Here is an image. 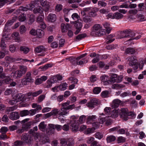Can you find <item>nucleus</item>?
I'll use <instances>...</instances> for the list:
<instances>
[{"label": "nucleus", "mask_w": 146, "mask_h": 146, "mask_svg": "<svg viewBox=\"0 0 146 146\" xmlns=\"http://www.w3.org/2000/svg\"><path fill=\"white\" fill-rule=\"evenodd\" d=\"M47 19L48 21L54 23L56 20V17L55 14L50 13L48 15Z\"/></svg>", "instance_id": "13"}, {"label": "nucleus", "mask_w": 146, "mask_h": 146, "mask_svg": "<svg viewBox=\"0 0 146 146\" xmlns=\"http://www.w3.org/2000/svg\"><path fill=\"white\" fill-rule=\"evenodd\" d=\"M52 66V64H46L43 66H41L39 68V69H42V70L43 71L46 70L49 68L51 67Z\"/></svg>", "instance_id": "28"}, {"label": "nucleus", "mask_w": 146, "mask_h": 146, "mask_svg": "<svg viewBox=\"0 0 146 146\" xmlns=\"http://www.w3.org/2000/svg\"><path fill=\"white\" fill-rule=\"evenodd\" d=\"M109 92L108 91H104L101 93V96L103 98H106L108 97Z\"/></svg>", "instance_id": "53"}, {"label": "nucleus", "mask_w": 146, "mask_h": 146, "mask_svg": "<svg viewBox=\"0 0 146 146\" xmlns=\"http://www.w3.org/2000/svg\"><path fill=\"white\" fill-rule=\"evenodd\" d=\"M119 113V109L114 110H112L111 113V117L113 118L117 117Z\"/></svg>", "instance_id": "26"}, {"label": "nucleus", "mask_w": 146, "mask_h": 146, "mask_svg": "<svg viewBox=\"0 0 146 146\" xmlns=\"http://www.w3.org/2000/svg\"><path fill=\"white\" fill-rule=\"evenodd\" d=\"M46 125L44 124V122H41L38 125L39 129L42 131H44L46 127Z\"/></svg>", "instance_id": "31"}, {"label": "nucleus", "mask_w": 146, "mask_h": 146, "mask_svg": "<svg viewBox=\"0 0 146 146\" xmlns=\"http://www.w3.org/2000/svg\"><path fill=\"white\" fill-rule=\"evenodd\" d=\"M35 1H33L31 3L27 5L29 10L32 11L33 10V8L35 7Z\"/></svg>", "instance_id": "35"}, {"label": "nucleus", "mask_w": 146, "mask_h": 146, "mask_svg": "<svg viewBox=\"0 0 146 146\" xmlns=\"http://www.w3.org/2000/svg\"><path fill=\"white\" fill-rule=\"evenodd\" d=\"M33 13L35 14L42 13L43 12L42 8L40 6H38L33 10Z\"/></svg>", "instance_id": "23"}, {"label": "nucleus", "mask_w": 146, "mask_h": 146, "mask_svg": "<svg viewBox=\"0 0 146 146\" xmlns=\"http://www.w3.org/2000/svg\"><path fill=\"white\" fill-rule=\"evenodd\" d=\"M99 123L97 122H95L92 124V127L95 130L98 128L100 126Z\"/></svg>", "instance_id": "58"}, {"label": "nucleus", "mask_w": 146, "mask_h": 146, "mask_svg": "<svg viewBox=\"0 0 146 146\" xmlns=\"http://www.w3.org/2000/svg\"><path fill=\"white\" fill-rule=\"evenodd\" d=\"M61 111H59V116H58V118L59 119H61V116L65 115L68 113V111H67V110H66L64 109L61 108L60 109Z\"/></svg>", "instance_id": "22"}, {"label": "nucleus", "mask_w": 146, "mask_h": 146, "mask_svg": "<svg viewBox=\"0 0 146 146\" xmlns=\"http://www.w3.org/2000/svg\"><path fill=\"white\" fill-rule=\"evenodd\" d=\"M14 97L17 102L23 100L24 95L21 93H18Z\"/></svg>", "instance_id": "11"}, {"label": "nucleus", "mask_w": 146, "mask_h": 146, "mask_svg": "<svg viewBox=\"0 0 146 146\" xmlns=\"http://www.w3.org/2000/svg\"><path fill=\"white\" fill-rule=\"evenodd\" d=\"M105 124L107 125H111L112 123V120L110 118H106Z\"/></svg>", "instance_id": "61"}, {"label": "nucleus", "mask_w": 146, "mask_h": 146, "mask_svg": "<svg viewBox=\"0 0 146 146\" xmlns=\"http://www.w3.org/2000/svg\"><path fill=\"white\" fill-rule=\"evenodd\" d=\"M72 17L74 20H77L78 21L80 18V16L77 13H75L72 14Z\"/></svg>", "instance_id": "51"}, {"label": "nucleus", "mask_w": 146, "mask_h": 146, "mask_svg": "<svg viewBox=\"0 0 146 146\" xmlns=\"http://www.w3.org/2000/svg\"><path fill=\"white\" fill-rule=\"evenodd\" d=\"M120 128V126H117L116 127H113L110 129L109 130V132H111L116 131H117L118 130V129Z\"/></svg>", "instance_id": "59"}, {"label": "nucleus", "mask_w": 146, "mask_h": 146, "mask_svg": "<svg viewBox=\"0 0 146 146\" xmlns=\"http://www.w3.org/2000/svg\"><path fill=\"white\" fill-rule=\"evenodd\" d=\"M48 127L49 130L47 133L49 135H51L54 133L55 125L53 124H49Z\"/></svg>", "instance_id": "15"}, {"label": "nucleus", "mask_w": 146, "mask_h": 146, "mask_svg": "<svg viewBox=\"0 0 146 146\" xmlns=\"http://www.w3.org/2000/svg\"><path fill=\"white\" fill-rule=\"evenodd\" d=\"M100 104L99 100L96 98H93L90 99V102L86 104L87 106L90 108H93L95 106H98Z\"/></svg>", "instance_id": "5"}, {"label": "nucleus", "mask_w": 146, "mask_h": 146, "mask_svg": "<svg viewBox=\"0 0 146 146\" xmlns=\"http://www.w3.org/2000/svg\"><path fill=\"white\" fill-rule=\"evenodd\" d=\"M34 81L31 76V73L30 72H27L26 76L21 79V83L23 85H27L29 83H33Z\"/></svg>", "instance_id": "3"}, {"label": "nucleus", "mask_w": 146, "mask_h": 146, "mask_svg": "<svg viewBox=\"0 0 146 146\" xmlns=\"http://www.w3.org/2000/svg\"><path fill=\"white\" fill-rule=\"evenodd\" d=\"M29 111L27 110L21 111L19 113V115L21 117H23L29 115Z\"/></svg>", "instance_id": "32"}, {"label": "nucleus", "mask_w": 146, "mask_h": 146, "mask_svg": "<svg viewBox=\"0 0 146 146\" xmlns=\"http://www.w3.org/2000/svg\"><path fill=\"white\" fill-rule=\"evenodd\" d=\"M12 80L10 77L8 76L2 80L3 83L5 84H9L11 82Z\"/></svg>", "instance_id": "33"}, {"label": "nucleus", "mask_w": 146, "mask_h": 146, "mask_svg": "<svg viewBox=\"0 0 146 146\" xmlns=\"http://www.w3.org/2000/svg\"><path fill=\"white\" fill-rule=\"evenodd\" d=\"M17 19V17L16 16L14 17L13 18V19L11 20L8 21L7 22L6 24L5 25V29H6V27H8L9 26L11 25L12 23H14Z\"/></svg>", "instance_id": "25"}, {"label": "nucleus", "mask_w": 146, "mask_h": 146, "mask_svg": "<svg viewBox=\"0 0 146 146\" xmlns=\"http://www.w3.org/2000/svg\"><path fill=\"white\" fill-rule=\"evenodd\" d=\"M24 144V142L22 140H17L14 143L13 146H22Z\"/></svg>", "instance_id": "44"}, {"label": "nucleus", "mask_w": 146, "mask_h": 146, "mask_svg": "<svg viewBox=\"0 0 146 146\" xmlns=\"http://www.w3.org/2000/svg\"><path fill=\"white\" fill-rule=\"evenodd\" d=\"M46 50V49L42 46H37L35 49V51L36 53H40L45 51Z\"/></svg>", "instance_id": "18"}, {"label": "nucleus", "mask_w": 146, "mask_h": 146, "mask_svg": "<svg viewBox=\"0 0 146 146\" xmlns=\"http://www.w3.org/2000/svg\"><path fill=\"white\" fill-rule=\"evenodd\" d=\"M8 130V129L7 127H3L0 130V132L1 133H2L5 134Z\"/></svg>", "instance_id": "64"}, {"label": "nucleus", "mask_w": 146, "mask_h": 146, "mask_svg": "<svg viewBox=\"0 0 146 146\" xmlns=\"http://www.w3.org/2000/svg\"><path fill=\"white\" fill-rule=\"evenodd\" d=\"M67 85V84L66 83H64L60 85L59 86V88L61 90H64L66 89Z\"/></svg>", "instance_id": "57"}, {"label": "nucleus", "mask_w": 146, "mask_h": 146, "mask_svg": "<svg viewBox=\"0 0 146 146\" xmlns=\"http://www.w3.org/2000/svg\"><path fill=\"white\" fill-rule=\"evenodd\" d=\"M40 139H39V141L40 142L43 144L46 143H48L50 142L49 139L48 137L44 135V134L41 135Z\"/></svg>", "instance_id": "14"}, {"label": "nucleus", "mask_w": 146, "mask_h": 146, "mask_svg": "<svg viewBox=\"0 0 146 146\" xmlns=\"http://www.w3.org/2000/svg\"><path fill=\"white\" fill-rule=\"evenodd\" d=\"M69 60L71 63L73 65H77L76 63L77 61L76 57H70L69 58Z\"/></svg>", "instance_id": "49"}, {"label": "nucleus", "mask_w": 146, "mask_h": 146, "mask_svg": "<svg viewBox=\"0 0 146 146\" xmlns=\"http://www.w3.org/2000/svg\"><path fill=\"white\" fill-rule=\"evenodd\" d=\"M122 103V101L118 99L114 100L111 105L112 107L113 108H117L120 104Z\"/></svg>", "instance_id": "12"}, {"label": "nucleus", "mask_w": 146, "mask_h": 146, "mask_svg": "<svg viewBox=\"0 0 146 146\" xmlns=\"http://www.w3.org/2000/svg\"><path fill=\"white\" fill-rule=\"evenodd\" d=\"M70 128L73 132H76L78 131L79 124L78 120H73L71 121L70 124Z\"/></svg>", "instance_id": "6"}, {"label": "nucleus", "mask_w": 146, "mask_h": 146, "mask_svg": "<svg viewBox=\"0 0 146 146\" xmlns=\"http://www.w3.org/2000/svg\"><path fill=\"white\" fill-rule=\"evenodd\" d=\"M108 76L106 75H104L100 77L102 81L104 82H107L108 83L109 80H108Z\"/></svg>", "instance_id": "45"}, {"label": "nucleus", "mask_w": 146, "mask_h": 146, "mask_svg": "<svg viewBox=\"0 0 146 146\" xmlns=\"http://www.w3.org/2000/svg\"><path fill=\"white\" fill-rule=\"evenodd\" d=\"M9 117L10 119L13 120L18 119L20 117L19 112L17 111L11 112L9 115Z\"/></svg>", "instance_id": "9"}, {"label": "nucleus", "mask_w": 146, "mask_h": 146, "mask_svg": "<svg viewBox=\"0 0 146 146\" xmlns=\"http://www.w3.org/2000/svg\"><path fill=\"white\" fill-rule=\"evenodd\" d=\"M126 59L129 62L128 64L131 66L136 65L138 64L137 60L135 56H129Z\"/></svg>", "instance_id": "7"}, {"label": "nucleus", "mask_w": 146, "mask_h": 146, "mask_svg": "<svg viewBox=\"0 0 146 146\" xmlns=\"http://www.w3.org/2000/svg\"><path fill=\"white\" fill-rule=\"evenodd\" d=\"M86 36L87 35L86 33L81 34L78 35L76 38V40H80Z\"/></svg>", "instance_id": "37"}, {"label": "nucleus", "mask_w": 146, "mask_h": 146, "mask_svg": "<svg viewBox=\"0 0 146 146\" xmlns=\"http://www.w3.org/2000/svg\"><path fill=\"white\" fill-rule=\"evenodd\" d=\"M44 16L41 15H39L37 18L36 21L39 23L42 22L43 20Z\"/></svg>", "instance_id": "55"}, {"label": "nucleus", "mask_w": 146, "mask_h": 146, "mask_svg": "<svg viewBox=\"0 0 146 146\" xmlns=\"http://www.w3.org/2000/svg\"><path fill=\"white\" fill-rule=\"evenodd\" d=\"M45 4H44V5H42V6H44L45 7V9H44V11L47 12L49 10L50 5L48 2H46V3H45Z\"/></svg>", "instance_id": "47"}, {"label": "nucleus", "mask_w": 146, "mask_h": 146, "mask_svg": "<svg viewBox=\"0 0 146 146\" xmlns=\"http://www.w3.org/2000/svg\"><path fill=\"white\" fill-rule=\"evenodd\" d=\"M95 130V129L93 127L92 128H88L86 131L85 133L86 134H89L93 133Z\"/></svg>", "instance_id": "63"}, {"label": "nucleus", "mask_w": 146, "mask_h": 146, "mask_svg": "<svg viewBox=\"0 0 146 146\" xmlns=\"http://www.w3.org/2000/svg\"><path fill=\"white\" fill-rule=\"evenodd\" d=\"M86 118V116L84 115H82L80 116L78 120L80 123H82L84 122Z\"/></svg>", "instance_id": "56"}, {"label": "nucleus", "mask_w": 146, "mask_h": 146, "mask_svg": "<svg viewBox=\"0 0 146 146\" xmlns=\"http://www.w3.org/2000/svg\"><path fill=\"white\" fill-rule=\"evenodd\" d=\"M19 50L21 52H23L24 54H27L29 51V49L25 46H21L20 47Z\"/></svg>", "instance_id": "24"}, {"label": "nucleus", "mask_w": 146, "mask_h": 146, "mask_svg": "<svg viewBox=\"0 0 146 146\" xmlns=\"http://www.w3.org/2000/svg\"><path fill=\"white\" fill-rule=\"evenodd\" d=\"M72 27L70 26L69 24L66 23H62L61 25V28L62 31L63 33H65L67 31L70 29Z\"/></svg>", "instance_id": "10"}, {"label": "nucleus", "mask_w": 146, "mask_h": 146, "mask_svg": "<svg viewBox=\"0 0 146 146\" xmlns=\"http://www.w3.org/2000/svg\"><path fill=\"white\" fill-rule=\"evenodd\" d=\"M128 111V109L126 108H121L119 109V113L121 117L123 118L124 119H127V114Z\"/></svg>", "instance_id": "8"}, {"label": "nucleus", "mask_w": 146, "mask_h": 146, "mask_svg": "<svg viewBox=\"0 0 146 146\" xmlns=\"http://www.w3.org/2000/svg\"><path fill=\"white\" fill-rule=\"evenodd\" d=\"M44 31L42 30L38 29L36 30V35L38 37L40 38L44 35Z\"/></svg>", "instance_id": "27"}, {"label": "nucleus", "mask_w": 146, "mask_h": 146, "mask_svg": "<svg viewBox=\"0 0 146 146\" xmlns=\"http://www.w3.org/2000/svg\"><path fill=\"white\" fill-rule=\"evenodd\" d=\"M74 142V140L72 138H69L67 139L66 145L67 146H73Z\"/></svg>", "instance_id": "30"}, {"label": "nucleus", "mask_w": 146, "mask_h": 146, "mask_svg": "<svg viewBox=\"0 0 146 146\" xmlns=\"http://www.w3.org/2000/svg\"><path fill=\"white\" fill-rule=\"evenodd\" d=\"M111 109L110 107H106L104 109V112L106 114L109 115L110 113Z\"/></svg>", "instance_id": "62"}, {"label": "nucleus", "mask_w": 146, "mask_h": 146, "mask_svg": "<svg viewBox=\"0 0 146 146\" xmlns=\"http://www.w3.org/2000/svg\"><path fill=\"white\" fill-rule=\"evenodd\" d=\"M27 71V68L24 66H20L19 69L13 72V77L15 78H19L24 74Z\"/></svg>", "instance_id": "1"}, {"label": "nucleus", "mask_w": 146, "mask_h": 146, "mask_svg": "<svg viewBox=\"0 0 146 146\" xmlns=\"http://www.w3.org/2000/svg\"><path fill=\"white\" fill-rule=\"evenodd\" d=\"M98 5L102 7H105L106 6L107 4L103 1H99L98 2Z\"/></svg>", "instance_id": "54"}, {"label": "nucleus", "mask_w": 146, "mask_h": 146, "mask_svg": "<svg viewBox=\"0 0 146 146\" xmlns=\"http://www.w3.org/2000/svg\"><path fill=\"white\" fill-rule=\"evenodd\" d=\"M21 139L24 142V143L28 145L31 144L33 141V139L32 135L28 133H24L22 134Z\"/></svg>", "instance_id": "4"}, {"label": "nucleus", "mask_w": 146, "mask_h": 146, "mask_svg": "<svg viewBox=\"0 0 146 146\" xmlns=\"http://www.w3.org/2000/svg\"><path fill=\"white\" fill-rule=\"evenodd\" d=\"M125 87V85L117 84H115L113 86V88L115 89H119Z\"/></svg>", "instance_id": "50"}, {"label": "nucleus", "mask_w": 146, "mask_h": 146, "mask_svg": "<svg viewBox=\"0 0 146 146\" xmlns=\"http://www.w3.org/2000/svg\"><path fill=\"white\" fill-rule=\"evenodd\" d=\"M19 21L21 22H23L25 21L26 19V15L24 13L21 14L19 17Z\"/></svg>", "instance_id": "48"}, {"label": "nucleus", "mask_w": 146, "mask_h": 146, "mask_svg": "<svg viewBox=\"0 0 146 146\" xmlns=\"http://www.w3.org/2000/svg\"><path fill=\"white\" fill-rule=\"evenodd\" d=\"M74 27L76 29H81L82 26V23L78 21H76V22L74 25Z\"/></svg>", "instance_id": "36"}, {"label": "nucleus", "mask_w": 146, "mask_h": 146, "mask_svg": "<svg viewBox=\"0 0 146 146\" xmlns=\"http://www.w3.org/2000/svg\"><path fill=\"white\" fill-rule=\"evenodd\" d=\"M62 8V6L61 4H57L55 7V10L58 12L61 10Z\"/></svg>", "instance_id": "60"}, {"label": "nucleus", "mask_w": 146, "mask_h": 146, "mask_svg": "<svg viewBox=\"0 0 146 146\" xmlns=\"http://www.w3.org/2000/svg\"><path fill=\"white\" fill-rule=\"evenodd\" d=\"M31 124V123L29 122L23 124L22 126L26 131H27L30 128Z\"/></svg>", "instance_id": "29"}, {"label": "nucleus", "mask_w": 146, "mask_h": 146, "mask_svg": "<svg viewBox=\"0 0 146 146\" xmlns=\"http://www.w3.org/2000/svg\"><path fill=\"white\" fill-rule=\"evenodd\" d=\"M102 27L99 24H95L93 27V29L91 33L92 36H101L103 35L102 31Z\"/></svg>", "instance_id": "2"}, {"label": "nucleus", "mask_w": 146, "mask_h": 146, "mask_svg": "<svg viewBox=\"0 0 146 146\" xmlns=\"http://www.w3.org/2000/svg\"><path fill=\"white\" fill-rule=\"evenodd\" d=\"M116 139L115 137L113 135H110L107 137L106 140L108 143H110L114 141Z\"/></svg>", "instance_id": "42"}, {"label": "nucleus", "mask_w": 146, "mask_h": 146, "mask_svg": "<svg viewBox=\"0 0 146 146\" xmlns=\"http://www.w3.org/2000/svg\"><path fill=\"white\" fill-rule=\"evenodd\" d=\"M96 115H90L88 117L87 119L86 123L88 124H90L92 122L94 121L96 119Z\"/></svg>", "instance_id": "21"}, {"label": "nucleus", "mask_w": 146, "mask_h": 146, "mask_svg": "<svg viewBox=\"0 0 146 146\" xmlns=\"http://www.w3.org/2000/svg\"><path fill=\"white\" fill-rule=\"evenodd\" d=\"M135 50L134 48H128L125 51V52L127 54H132L135 53Z\"/></svg>", "instance_id": "38"}, {"label": "nucleus", "mask_w": 146, "mask_h": 146, "mask_svg": "<svg viewBox=\"0 0 146 146\" xmlns=\"http://www.w3.org/2000/svg\"><path fill=\"white\" fill-rule=\"evenodd\" d=\"M82 20L85 23L90 22L92 21V19L88 16L85 15L83 16Z\"/></svg>", "instance_id": "40"}, {"label": "nucleus", "mask_w": 146, "mask_h": 146, "mask_svg": "<svg viewBox=\"0 0 146 146\" xmlns=\"http://www.w3.org/2000/svg\"><path fill=\"white\" fill-rule=\"evenodd\" d=\"M52 115L56 116L57 114L59 115V110L57 109H54L51 111Z\"/></svg>", "instance_id": "46"}, {"label": "nucleus", "mask_w": 146, "mask_h": 146, "mask_svg": "<svg viewBox=\"0 0 146 146\" xmlns=\"http://www.w3.org/2000/svg\"><path fill=\"white\" fill-rule=\"evenodd\" d=\"M3 37L0 43V47L2 49H4L6 47V44L5 42V40L6 39V38H7V36H4V35H3Z\"/></svg>", "instance_id": "17"}, {"label": "nucleus", "mask_w": 146, "mask_h": 146, "mask_svg": "<svg viewBox=\"0 0 146 146\" xmlns=\"http://www.w3.org/2000/svg\"><path fill=\"white\" fill-rule=\"evenodd\" d=\"M103 25L104 27L106 29V31L108 34H109L112 30V28L111 27L110 25L107 22L104 23Z\"/></svg>", "instance_id": "19"}, {"label": "nucleus", "mask_w": 146, "mask_h": 146, "mask_svg": "<svg viewBox=\"0 0 146 146\" xmlns=\"http://www.w3.org/2000/svg\"><path fill=\"white\" fill-rule=\"evenodd\" d=\"M27 31V29L24 25H21L20 27V33L21 34H24Z\"/></svg>", "instance_id": "43"}, {"label": "nucleus", "mask_w": 146, "mask_h": 146, "mask_svg": "<svg viewBox=\"0 0 146 146\" xmlns=\"http://www.w3.org/2000/svg\"><path fill=\"white\" fill-rule=\"evenodd\" d=\"M114 36V35L112 34L108 35L107 36L106 38L108 40L109 39V40L107 42V44H109L113 41L115 40V39L114 38L110 39V38L113 37Z\"/></svg>", "instance_id": "34"}, {"label": "nucleus", "mask_w": 146, "mask_h": 146, "mask_svg": "<svg viewBox=\"0 0 146 146\" xmlns=\"http://www.w3.org/2000/svg\"><path fill=\"white\" fill-rule=\"evenodd\" d=\"M123 17V15L120 13L116 12L114 13V19H121Z\"/></svg>", "instance_id": "39"}, {"label": "nucleus", "mask_w": 146, "mask_h": 146, "mask_svg": "<svg viewBox=\"0 0 146 146\" xmlns=\"http://www.w3.org/2000/svg\"><path fill=\"white\" fill-rule=\"evenodd\" d=\"M101 88L100 87H95L93 90V92L94 94H98L100 92Z\"/></svg>", "instance_id": "52"}, {"label": "nucleus", "mask_w": 146, "mask_h": 146, "mask_svg": "<svg viewBox=\"0 0 146 146\" xmlns=\"http://www.w3.org/2000/svg\"><path fill=\"white\" fill-rule=\"evenodd\" d=\"M97 11L98 9L97 8L95 7L89 13V17H96L97 15L96 12Z\"/></svg>", "instance_id": "20"}, {"label": "nucleus", "mask_w": 146, "mask_h": 146, "mask_svg": "<svg viewBox=\"0 0 146 146\" xmlns=\"http://www.w3.org/2000/svg\"><path fill=\"white\" fill-rule=\"evenodd\" d=\"M130 31L128 30H126L121 31L120 33V37L121 38H123L126 37H129V33Z\"/></svg>", "instance_id": "16"}, {"label": "nucleus", "mask_w": 146, "mask_h": 146, "mask_svg": "<svg viewBox=\"0 0 146 146\" xmlns=\"http://www.w3.org/2000/svg\"><path fill=\"white\" fill-rule=\"evenodd\" d=\"M17 108V106H13L9 108H7V109L5 110L6 112H8V113L11 112L15 110Z\"/></svg>", "instance_id": "41"}]
</instances>
